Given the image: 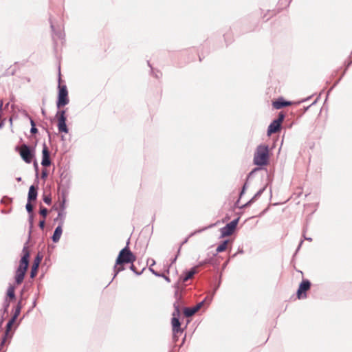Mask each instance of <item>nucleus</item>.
<instances>
[{
  "label": "nucleus",
  "instance_id": "nucleus-47",
  "mask_svg": "<svg viewBox=\"0 0 352 352\" xmlns=\"http://www.w3.org/2000/svg\"><path fill=\"white\" fill-rule=\"evenodd\" d=\"M16 180H17L18 182H19V181H21V177H18V178H16Z\"/></svg>",
  "mask_w": 352,
  "mask_h": 352
},
{
  "label": "nucleus",
  "instance_id": "nucleus-7",
  "mask_svg": "<svg viewBox=\"0 0 352 352\" xmlns=\"http://www.w3.org/2000/svg\"><path fill=\"white\" fill-rule=\"evenodd\" d=\"M284 118L285 115L283 113H280L278 118L270 124L267 130V135L269 136L272 133H275L280 131L281 123L283 122Z\"/></svg>",
  "mask_w": 352,
  "mask_h": 352
},
{
  "label": "nucleus",
  "instance_id": "nucleus-34",
  "mask_svg": "<svg viewBox=\"0 0 352 352\" xmlns=\"http://www.w3.org/2000/svg\"><path fill=\"white\" fill-rule=\"evenodd\" d=\"M45 219H43V220L39 221L38 226L41 229L43 230L45 228Z\"/></svg>",
  "mask_w": 352,
  "mask_h": 352
},
{
  "label": "nucleus",
  "instance_id": "nucleus-19",
  "mask_svg": "<svg viewBox=\"0 0 352 352\" xmlns=\"http://www.w3.org/2000/svg\"><path fill=\"white\" fill-rule=\"evenodd\" d=\"M16 298L15 296V287L14 285H10L6 293V298H8V300H13Z\"/></svg>",
  "mask_w": 352,
  "mask_h": 352
},
{
  "label": "nucleus",
  "instance_id": "nucleus-14",
  "mask_svg": "<svg viewBox=\"0 0 352 352\" xmlns=\"http://www.w3.org/2000/svg\"><path fill=\"white\" fill-rule=\"evenodd\" d=\"M198 265H195L191 270L185 272L184 275L179 278V281L184 283L190 279L193 275L196 273Z\"/></svg>",
  "mask_w": 352,
  "mask_h": 352
},
{
  "label": "nucleus",
  "instance_id": "nucleus-49",
  "mask_svg": "<svg viewBox=\"0 0 352 352\" xmlns=\"http://www.w3.org/2000/svg\"><path fill=\"white\" fill-rule=\"evenodd\" d=\"M244 190H245V186L243 187V190H242V192L241 194L244 192Z\"/></svg>",
  "mask_w": 352,
  "mask_h": 352
},
{
  "label": "nucleus",
  "instance_id": "nucleus-6",
  "mask_svg": "<svg viewBox=\"0 0 352 352\" xmlns=\"http://www.w3.org/2000/svg\"><path fill=\"white\" fill-rule=\"evenodd\" d=\"M20 155L26 163H31L34 157V151L27 144H23L20 151Z\"/></svg>",
  "mask_w": 352,
  "mask_h": 352
},
{
  "label": "nucleus",
  "instance_id": "nucleus-13",
  "mask_svg": "<svg viewBox=\"0 0 352 352\" xmlns=\"http://www.w3.org/2000/svg\"><path fill=\"white\" fill-rule=\"evenodd\" d=\"M293 104L294 103L292 102L285 101L283 98H279L272 102V105L276 109H280L284 107L290 106Z\"/></svg>",
  "mask_w": 352,
  "mask_h": 352
},
{
  "label": "nucleus",
  "instance_id": "nucleus-40",
  "mask_svg": "<svg viewBox=\"0 0 352 352\" xmlns=\"http://www.w3.org/2000/svg\"><path fill=\"white\" fill-rule=\"evenodd\" d=\"M166 280H167L168 282H170V278L168 276L164 275V274H162V276Z\"/></svg>",
  "mask_w": 352,
  "mask_h": 352
},
{
  "label": "nucleus",
  "instance_id": "nucleus-1",
  "mask_svg": "<svg viewBox=\"0 0 352 352\" xmlns=\"http://www.w3.org/2000/svg\"><path fill=\"white\" fill-rule=\"evenodd\" d=\"M129 239L126 242V245L122 248L116 258V264L113 267L114 275L112 280L109 284H110L118 274L124 270L123 266L124 264L133 263L135 260V256L132 253L129 248Z\"/></svg>",
  "mask_w": 352,
  "mask_h": 352
},
{
  "label": "nucleus",
  "instance_id": "nucleus-32",
  "mask_svg": "<svg viewBox=\"0 0 352 352\" xmlns=\"http://www.w3.org/2000/svg\"><path fill=\"white\" fill-rule=\"evenodd\" d=\"M43 200L47 205H50L52 203V198L49 195H44Z\"/></svg>",
  "mask_w": 352,
  "mask_h": 352
},
{
  "label": "nucleus",
  "instance_id": "nucleus-29",
  "mask_svg": "<svg viewBox=\"0 0 352 352\" xmlns=\"http://www.w3.org/2000/svg\"><path fill=\"white\" fill-rule=\"evenodd\" d=\"M21 310V309H20L19 307H16L14 314L11 318H12V320H16L17 319V318L19 317V316L20 315Z\"/></svg>",
  "mask_w": 352,
  "mask_h": 352
},
{
  "label": "nucleus",
  "instance_id": "nucleus-21",
  "mask_svg": "<svg viewBox=\"0 0 352 352\" xmlns=\"http://www.w3.org/2000/svg\"><path fill=\"white\" fill-rule=\"evenodd\" d=\"M66 217V212L65 210H58L57 219H60L58 224L64 225L65 219Z\"/></svg>",
  "mask_w": 352,
  "mask_h": 352
},
{
  "label": "nucleus",
  "instance_id": "nucleus-12",
  "mask_svg": "<svg viewBox=\"0 0 352 352\" xmlns=\"http://www.w3.org/2000/svg\"><path fill=\"white\" fill-rule=\"evenodd\" d=\"M15 321L16 320H12V318H10L9 320V321L8 322V323L6 324V331H5L4 336H3L1 343V346H2L5 344L6 341L8 338H9V339L11 338L12 336L10 334V331L11 330L12 326L15 322Z\"/></svg>",
  "mask_w": 352,
  "mask_h": 352
},
{
  "label": "nucleus",
  "instance_id": "nucleus-37",
  "mask_svg": "<svg viewBox=\"0 0 352 352\" xmlns=\"http://www.w3.org/2000/svg\"><path fill=\"white\" fill-rule=\"evenodd\" d=\"M47 177V171L46 170H43L41 173V177L43 179H45Z\"/></svg>",
  "mask_w": 352,
  "mask_h": 352
},
{
  "label": "nucleus",
  "instance_id": "nucleus-53",
  "mask_svg": "<svg viewBox=\"0 0 352 352\" xmlns=\"http://www.w3.org/2000/svg\"><path fill=\"white\" fill-rule=\"evenodd\" d=\"M10 123H12V118L10 119Z\"/></svg>",
  "mask_w": 352,
  "mask_h": 352
},
{
  "label": "nucleus",
  "instance_id": "nucleus-38",
  "mask_svg": "<svg viewBox=\"0 0 352 352\" xmlns=\"http://www.w3.org/2000/svg\"><path fill=\"white\" fill-rule=\"evenodd\" d=\"M34 166L36 172V177H38V164H37V162L36 161L34 162Z\"/></svg>",
  "mask_w": 352,
  "mask_h": 352
},
{
  "label": "nucleus",
  "instance_id": "nucleus-35",
  "mask_svg": "<svg viewBox=\"0 0 352 352\" xmlns=\"http://www.w3.org/2000/svg\"><path fill=\"white\" fill-rule=\"evenodd\" d=\"M26 116L30 119L31 127H32V126H36V124L34 120L28 114H26Z\"/></svg>",
  "mask_w": 352,
  "mask_h": 352
},
{
  "label": "nucleus",
  "instance_id": "nucleus-10",
  "mask_svg": "<svg viewBox=\"0 0 352 352\" xmlns=\"http://www.w3.org/2000/svg\"><path fill=\"white\" fill-rule=\"evenodd\" d=\"M41 165L44 167L50 166L51 165L50 153L45 143L43 145Z\"/></svg>",
  "mask_w": 352,
  "mask_h": 352
},
{
  "label": "nucleus",
  "instance_id": "nucleus-24",
  "mask_svg": "<svg viewBox=\"0 0 352 352\" xmlns=\"http://www.w3.org/2000/svg\"><path fill=\"white\" fill-rule=\"evenodd\" d=\"M10 302L11 301L8 300V298H5V300H4L3 303V308H2L3 314L8 313Z\"/></svg>",
  "mask_w": 352,
  "mask_h": 352
},
{
  "label": "nucleus",
  "instance_id": "nucleus-9",
  "mask_svg": "<svg viewBox=\"0 0 352 352\" xmlns=\"http://www.w3.org/2000/svg\"><path fill=\"white\" fill-rule=\"evenodd\" d=\"M311 283L308 280H303L300 284L298 289L297 291V298L298 299L304 298L307 297L306 292L309 290Z\"/></svg>",
  "mask_w": 352,
  "mask_h": 352
},
{
  "label": "nucleus",
  "instance_id": "nucleus-20",
  "mask_svg": "<svg viewBox=\"0 0 352 352\" xmlns=\"http://www.w3.org/2000/svg\"><path fill=\"white\" fill-rule=\"evenodd\" d=\"M229 243L230 242L228 240L223 241L220 245L217 246L216 251L217 252H221L225 251L227 249Z\"/></svg>",
  "mask_w": 352,
  "mask_h": 352
},
{
  "label": "nucleus",
  "instance_id": "nucleus-2",
  "mask_svg": "<svg viewBox=\"0 0 352 352\" xmlns=\"http://www.w3.org/2000/svg\"><path fill=\"white\" fill-rule=\"evenodd\" d=\"M22 252L23 256L20 259L19 265L15 271L14 275V283L16 285L23 283L29 267L30 252L26 245H24Z\"/></svg>",
  "mask_w": 352,
  "mask_h": 352
},
{
  "label": "nucleus",
  "instance_id": "nucleus-25",
  "mask_svg": "<svg viewBox=\"0 0 352 352\" xmlns=\"http://www.w3.org/2000/svg\"><path fill=\"white\" fill-rule=\"evenodd\" d=\"M211 300H212L211 296H206L203 301L199 302V309L202 307H204L205 305H209L210 303Z\"/></svg>",
  "mask_w": 352,
  "mask_h": 352
},
{
  "label": "nucleus",
  "instance_id": "nucleus-23",
  "mask_svg": "<svg viewBox=\"0 0 352 352\" xmlns=\"http://www.w3.org/2000/svg\"><path fill=\"white\" fill-rule=\"evenodd\" d=\"M65 112L66 111L64 109L58 111L56 114L57 120H67Z\"/></svg>",
  "mask_w": 352,
  "mask_h": 352
},
{
  "label": "nucleus",
  "instance_id": "nucleus-42",
  "mask_svg": "<svg viewBox=\"0 0 352 352\" xmlns=\"http://www.w3.org/2000/svg\"><path fill=\"white\" fill-rule=\"evenodd\" d=\"M188 241V239H186L182 243L181 246Z\"/></svg>",
  "mask_w": 352,
  "mask_h": 352
},
{
  "label": "nucleus",
  "instance_id": "nucleus-44",
  "mask_svg": "<svg viewBox=\"0 0 352 352\" xmlns=\"http://www.w3.org/2000/svg\"><path fill=\"white\" fill-rule=\"evenodd\" d=\"M58 221L60 222V219H57V217L56 219H54V221Z\"/></svg>",
  "mask_w": 352,
  "mask_h": 352
},
{
  "label": "nucleus",
  "instance_id": "nucleus-26",
  "mask_svg": "<svg viewBox=\"0 0 352 352\" xmlns=\"http://www.w3.org/2000/svg\"><path fill=\"white\" fill-rule=\"evenodd\" d=\"M151 266H153L155 264V261L153 259H151ZM149 270L154 274L155 276L161 277L162 276V274L155 271L151 267H149Z\"/></svg>",
  "mask_w": 352,
  "mask_h": 352
},
{
  "label": "nucleus",
  "instance_id": "nucleus-22",
  "mask_svg": "<svg viewBox=\"0 0 352 352\" xmlns=\"http://www.w3.org/2000/svg\"><path fill=\"white\" fill-rule=\"evenodd\" d=\"M65 203H66V197L64 194H63L61 196V199L59 198V208H58V210H60L62 211L63 210L65 211V208H66Z\"/></svg>",
  "mask_w": 352,
  "mask_h": 352
},
{
  "label": "nucleus",
  "instance_id": "nucleus-15",
  "mask_svg": "<svg viewBox=\"0 0 352 352\" xmlns=\"http://www.w3.org/2000/svg\"><path fill=\"white\" fill-rule=\"evenodd\" d=\"M63 225L58 224V226L55 228L52 236V240L54 243H57L59 241L63 233Z\"/></svg>",
  "mask_w": 352,
  "mask_h": 352
},
{
  "label": "nucleus",
  "instance_id": "nucleus-4",
  "mask_svg": "<svg viewBox=\"0 0 352 352\" xmlns=\"http://www.w3.org/2000/svg\"><path fill=\"white\" fill-rule=\"evenodd\" d=\"M60 68L58 67V99L56 102V107L58 109H60L62 107L67 105L69 102L68 98V91L66 85H60Z\"/></svg>",
  "mask_w": 352,
  "mask_h": 352
},
{
  "label": "nucleus",
  "instance_id": "nucleus-39",
  "mask_svg": "<svg viewBox=\"0 0 352 352\" xmlns=\"http://www.w3.org/2000/svg\"><path fill=\"white\" fill-rule=\"evenodd\" d=\"M16 307H20V309H22V302H21V300H20L18 302V303H17V305H16Z\"/></svg>",
  "mask_w": 352,
  "mask_h": 352
},
{
  "label": "nucleus",
  "instance_id": "nucleus-54",
  "mask_svg": "<svg viewBox=\"0 0 352 352\" xmlns=\"http://www.w3.org/2000/svg\"><path fill=\"white\" fill-rule=\"evenodd\" d=\"M169 352H171V351H169Z\"/></svg>",
  "mask_w": 352,
  "mask_h": 352
},
{
  "label": "nucleus",
  "instance_id": "nucleus-30",
  "mask_svg": "<svg viewBox=\"0 0 352 352\" xmlns=\"http://www.w3.org/2000/svg\"><path fill=\"white\" fill-rule=\"evenodd\" d=\"M25 208L28 214H33L34 207L31 202H29V201H28V203L26 204Z\"/></svg>",
  "mask_w": 352,
  "mask_h": 352
},
{
  "label": "nucleus",
  "instance_id": "nucleus-3",
  "mask_svg": "<svg viewBox=\"0 0 352 352\" xmlns=\"http://www.w3.org/2000/svg\"><path fill=\"white\" fill-rule=\"evenodd\" d=\"M175 311L173 314L171 319L172 330H173V340L175 342H177L178 338L183 334V329L181 327V322L179 321L180 309L179 305L174 304Z\"/></svg>",
  "mask_w": 352,
  "mask_h": 352
},
{
  "label": "nucleus",
  "instance_id": "nucleus-5",
  "mask_svg": "<svg viewBox=\"0 0 352 352\" xmlns=\"http://www.w3.org/2000/svg\"><path fill=\"white\" fill-rule=\"evenodd\" d=\"M268 159V146L265 145L258 146L254 155V163L258 166L265 165L267 164Z\"/></svg>",
  "mask_w": 352,
  "mask_h": 352
},
{
  "label": "nucleus",
  "instance_id": "nucleus-51",
  "mask_svg": "<svg viewBox=\"0 0 352 352\" xmlns=\"http://www.w3.org/2000/svg\"><path fill=\"white\" fill-rule=\"evenodd\" d=\"M8 105H9V103H7V104H6V107H8Z\"/></svg>",
  "mask_w": 352,
  "mask_h": 352
},
{
  "label": "nucleus",
  "instance_id": "nucleus-27",
  "mask_svg": "<svg viewBox=\"0 0 352 352\" xmlns=\"http://www.w3.org/2000/svg\"><path fill=\"white\" fill-rule=\"evenodd\" d=\"M50 26H51V28H52V30L53 33L56 35V36H57L58 38H63V34L60 31L56 32V30L54 29V25H53L52 21H50Z\"/></svg>",
  "mask_w": 352,
  "mask_h": 352
},
{
  "label": "nucleus",
  "instance_id": "nucleus-28",
  "mask_svg": "<svg viewBox=\"0 0 352 352\" xmlns=\"http://www.w3.org/2000/svg\"><path fill=\"white\" fill-rule=\"evenodd\" d=\"M39 214L43 217V219H45L48 214V210L43 206H41Z\"/></svg>",
  "mask_w": 352,
  "mask_h": 352
},
{
  "label": "nucleus",
  "instance_id": "nucleus-8",
  "mask_svg": "<svg viewBox=\"0 0 352 352\" xmlns=\"http://www.w3.org/2000/svg\"><path fill=\"white\" fill-rule=\"evenodd\" d=\"M238 221L239 219H234L222 228L220 230L221 236L225 237L232 235L237 226Z\"/></svg>",
  "mask_w": 352,
  "mask_h": 352
},
{
  "label": "nucleus",
  "instance_id": "nucleus-11",
  "mask_svg": "<svg viewBox=\"0 0 352 352\" xmlns=\"http://www.w3.org/2000/svg\"><path fill=\"white\" fill-rule=\"evenodd\" d=\"M43 259V255L41 254H38L34 260V263L32 265L31 271H30V277L32 278H34L37 274L39 265Z\"/></svg>",
  "mask_w": 352,
  "mask_h": 352
},
{
  "label": "nucleus",
  "instance_id": "nucleus-52",
  "mask_svg": "<svg viewBox=\"0 0 352 352\" xmlns=\"http://www.w3.org/2000/svg\"><path fill=\"white\" fill-rule=\"evenodd\" d=\"M180 248H181V246H180V247L179 248V249H178V253H179V251H180Z\"/></svg>",
  "mask_w": 352,
  "mask_h": 352
},
{
  "label": "nucleus",
  "instance_id": "nucleus-43",
  "mask_svg": "<svg viewBox=\"0 0 352 352\" xmlns=\"http://www.w3.org/2000/svg\"><path fill=\"white\" fill-rule=\"evenodd\" d=\"M36 300H34V302H33V306L32 307H34L36 306Z\"/></svg>",
  "mask_w": 352,
  "mask_h": 352
},
{
  "label": "nucleus",
  "instance_id": "nucleus-45",
  "mask_svg": "<svg viewBox=\"0 0 352 352\" xmlns=\"http://www.w3.org/2000/svg\"><path fill=\"white\" fill-rule=\"evenodd\" d=\"M155 77L158 78H160V75L158 74H156Z\"/></svg>",
  "mask_w": 352,
  "mask_h": 352
},
{
  "label": "nucleus",
  "instance_id": "nucleus-18",
  "mask_svg": "<svg viewBox=\"0 0 352 352\" xmlns=\"http://www.w3.org/2000/svg\"><path fill=\"white\" fill-rule=\"evenodd\" d=\"M67 120H58V129L60 133H67L69 131L68 127L66 124Z\"/></svg>",
  "mask_w": 352,
  "mask_h": 352
},
{
  "label": "nucleus",
  "instance_id": "nucleus-50",
  "mask_svg": "<svg viewBox=\"0 0 352 352\" xmlns=\"http://www.w3.org/2000/svg\"><path fill=\"white\" fill-rule=\"evenodd\" d=\"M53 209L54 210H57V208H56L55 206H53Z\"/></svg>",
  "mask_w": 352,
  "mask_h": 352
},
{
  "label": "nucleus",
  "instance_id": "nucleus-17",
  "mask_svg": "<svg viewBox=\"0 0 352 352\" xmlns=\"http://www.w3.org/2000/svg\"><path fill=\"white\" fill-rule=\"evenodd\" d=\"M197 311H198V303L195 304L192 308H184V314L186 317L188 318L194 315Z\"/></svg>",
  "mask_w": 352,
  "mask_h": 352
},
{
  "label": "nucleus",
  "instance_id": "nucleus-36",
  "mask_svg": "<svg viewBox=\"0 0 352 352\" xmlns=\"http://www.w3.org/2000/svg\"><path fill=\"white\" fill-rule=\"evenodd\" d=\"M30 133H31L32 134H36V133H38V129H37V128H36V126H32V127H31V129H30Z\"/></svg>",
  "mask_w": 352,
  "mask_h": 352
},
{
  "label": "nucleus",
  "instance_id": "nucleus-46",
  "mask_svg": "<svg viewBox=\"0 0 352 352\" xmlns=\"http://www.w3.org/2000/svg\"><path fill=\"white\" fill-rule=\"evenodd\" d=\"M42 113H43V115H45V110H44V109H42Z\"/></svg>",
  "mask_w": 352,
  "mask_h": 352
},
{
  "label": "nucleus",
  "instance_id": "nucleus-33",
  "mask_svg": "<svg viewBox=\"0 0 352 352\" xmlns=\"http://www.w3.org/2000/svg\"><path fill=\"white\" fill-rule=\"evenodd\" d=\"M130 269H131V271H133V272L134 273H135L137 275H140V274L142 273L143 270H144V268H143V270H142L141 272H138V271L136 270L135 267V266H134V265H133V264L131 265Z\"/></svg>",
  "mask_w": 352,
  "mask_h": 352
},
{
  "label": "nucleus",
  "instance_id": "nucleus-41",
  "mask_svg": "<svg viewBox=\"0 0 352 352\" xmlns=\"http://www.w3.org/2000/svg\"><path fill=\"white\" fill-rule=\"evenodd\" d=\"M4 125V122L2 121L1 123H0V129L2 128Z\"/></svg>",
  "mask_w": 352,
  "mask_h": 352
},
{
  "label": "nucleus",
  "instance_id": "nucleus-48",
  "mask_svg": "<svg viewBox=\"0 0 352 352\" xmlns=\"http://www.w3.org/2000/svg\"><path fill=\"white\" fill-rule=\"evenodd\" d=\"M47 133H48V136H49V138H50V132H49L48 131H47Z\"/></svg>",
  "mask_w": 352,
  "mask_h": 352
},
{
  "label": "nucleus",
  "instance_id": "nucleus-16",
  "mask_svg": "<svg viewBox=\"0 0 352 352\" xmlns=\"http://www.w3.org/2000/svg\"><path fill=\"white\" fill-rule=\"evenodd\" d=\"M37 187H35L34 185H32L29 188L28 201H29V202H31L32 201H35L37 198Z\"/></svg>",
  "mask_w": 352,
  "mask_h": 352
},
{
  "label": "nucleus",
  "instance_id": "nucleus-31",
  "mask_svg": "<svg viewBox=\"0 0 352 352\" xmlns=\"http://www.w3.org/2000/svg\"><path fill=\"white\" fill-rule=\"evenodd\" d=\"M29 223H30V230L29 232V236H30V234H31V229L33 227V223H34V215L33 214H29Z\"/></svg>",
  "mask_w": 352,
  "mask_h": 352
}]
</instances>
